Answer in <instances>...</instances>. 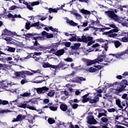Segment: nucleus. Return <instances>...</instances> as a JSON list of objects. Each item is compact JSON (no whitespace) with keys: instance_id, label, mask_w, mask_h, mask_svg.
Returning <instances> with one entry per match:
<instances>
[{"instance_id":"obj_7","label":"nucleus","mask_w":128,"mask_h":128,"mask_svg":"<svg viewBox=\"0 0 128 128\" xmlns=\"http://www.w3.org/2000/svg\"><path fill=\"white\" fill-rule=\"evenodd\" d=\"M86 80V78L82 76L75 77L74 80H72V82H75L76 84H82V82Z\"/></svg>"},{"instance_id":"obj_16","label":"nucleus","mask_w":128,"mask_h":128,"mask_svg":"<svg viewBox=\"0 0 128 128\" xmlns=\"http://www.w3.org/2000/svg\"><path fill=\"white\" fill-rule=\"evenodd\" d=\"M100 100V98L98 96H95L94 99L89 98L90 104H96Z\"/></svg>"},{"instance_id":"obj_5","label":"nucleus","mask_w":128,"mask_h":128,"mask_svg":"<svg viewBox=\"0 0 128 128\" xmlns=\"http://www.w3.org/2000/svg\"><path fill=\"white\" fill-rule=\"evenodd\" d=\"M1 36H20V35H18L16 32H12L10 30H8L6 28H5L2 30Z\"/></svg>"},{"instance_id":"obj_46","label":"nucleus","mask_w":128,"mask_h":128,"mask_svg":"<svg viewBox=\"0 0 128 128\" xmlns=\"http://www.w3.org/2000/svg\"><path fill=\"white\" fill-rule=\"evenodd\" d=\"M122 42H128V37H124L122 38Z\"/></svg>"},{"instance_id":"obj_14","label":"nucleus","mask_w":128,"mask_h":128,"mask_svg":"<svg viewBox=\"0 0 128 128\" xmlns=\"http://www.w3.org/2000/svg\"><path fill=\"white\" fill-rule=\"evenodd\" d=\"M66 66V65L64 62L60 61L58 65H57L58 70H60V68H62V70H66V68H68L66 67H64Z\"/></svg>"},{"instance_id":"obj_6","label":"nucleus","mask_w":128,"mask_h":128,"mask_svg":"<svg viewBox=\"0 0 128 128\" xmlns=\"http://www.w3.org/2000/svg\"><path fill=\"white\" fill-rule=\"evenodd\" d=\"M18 108H28L29 110H36V109L34 106H30V104H26L20 103L18 104Z\"/></svg>"},{"instance_id":"obj_8","label":"nucleus","mask_w":128,"mask_h":128,"mask_svg":"<svg viewBox=\"0 0 128 128\" xmlns=\"http://www.w3.org/2000/svg\"><path fill=\"white\" fill-rule=\"evenodd\" d=\"M50 90L49 88H48L46 86H43L42 88H38L36 89V92L40 94H44L46 92H48Z\"/></svg>"},{"instance_id":"obj_34","label":"nucleus","mask_w":128,"mask_h":128,"mask_svg":"<svg viewBox=\"0 0 128 128\" xmlns=\"http://www.w3.org/2000/svg\"><path fill=\"white\" fill-rule=\"evenodd\" d=\"M70 12L72 14L76 16V18H82V16L77 12H74V11H70Z\"/></svg>"},{"instance_id":"obj_47","label":"nucleus","mask_w":128,"mask_h":128,"mask_svg":"<svg viewBox=\"0 0 128 128\" xmlns=\"http://www.w3.org/2000/svg\"><path fill=\"white\" fill-rule=\"evenodd\" d=\"M76 36L74 35V36H72L71 38L69 39L70 42H76Z\"/></svg>"},{"instance_id":"obj_61","label":"nucleus","mask_w":128,"mask_h":128,"mask_svg":"<svg viewBox=\"0 0 128 128\" xmlns=\"http://www.w3.org/2000/svg\"><path fill=\"white\" fill-rule=\"evenodd\" d=\"M64 60H65V62H72V58H64Z\"/></svg>"},{"instance_id":"obj_3","label":"nucleus","mask_w":128,"mask_h":128,"mask_svg":"<svg viewBox=\"0 0 128 128\" xmlns=\"http://www.w3.org/2000/svg\"><path fill=\"white\" fill-rule=\"evenodd\" d=\"M23 36H26V40H28V38H32V40H38L39 38H42V36H40V34L36 33H27L26 34H24Z\"/></svg>"},{"instance_id":"obj_42","label":"nucleus","mask_w":128,"mask_h":128,"mask_svg":"<svg viewBox=\"0 0 128 128\" xmlns=\"http://www.w3.org/2000/svg\"><path fill=\"white\" fill-rule=\"evenodd\" d=\"M30 94H31L30 92H25L23 94H20V96H21L26 97V96H30Z\"/></svg>"},{"instance_id":"obj_51","label":"nucleus","mask_w":128,"mask_h":128,"mask_svg":"<svg viewBox=\"0 0 128 128\" xmlns=\"http://www.w3.org/2000/svg\"><path fill=\"white\" fill-rule=\"evenodd\" d=\"M106 52L104 51H102V55H100V56L98 58H102L104 60V58H106V54H105Z\"/></svg>"},{"instance_id":"obj_15","label":"nucleus","mask_w":128,"mask_h":128,"mask_svg":"<svg viewBox=\"0 0 128 128\" xmlns=\"http://www.w3.org/2000/svg\"><path fill=\"white\" fill-rule=\"evenodd\" d=\"M84 62H86L88 66H90L92 64H94L96 62L95 59L94 60H90L88 59H84Z\"/></svg>"},{"instance_id":"obj_27","label":"nucleus","mask_w":128,"mask_h":128,"mask_svg":"<svg viewBox=\"0 0 128 128\" xmlns=\"http://www.w3.org/2000/svg\"><path fill=\"white\" fill-rule=\"evenodd\" d=\"M104 60L105 62H110L112 60V57L110 56L106 57V56L105 58H104Z\"/></svg>"},{"instance_id":"obj_39","label":"nucleus","mask_w":128,"mask_h":128,"mask_svg":"<svg viewBox=\"0 0 128 128\" xmlns=\"http://www.w3.org/2000/svg\"><path fill=\"white\" fill-rule=\"evenodd\" d=\"M50 63H46L44 62L42 64V66L44 68H50Z\"/></svg>"},{"instance_id":"obj_60","label":"nucleus","mask_w":128,"mask_h":128,"mask_svg":"<svg viewBox=\"0 0 128 128\" xmlns=\"http://www.w3.org/2000/svg\"><path fill=\"white\" fill-rule=\"evenodd\" d=\"M108 112H116V108H112L108 109Z\"/></svg>"},{"instance_id":"obj_54","label":"nucleus","mask_w":128,"mask_h":128,"mask_svg":"<svg viewBox=\"0 0 128 128\" xmlns=\"http://www.w3.org/2000/svg\"><path fill=\"white\" fill-rule=\"evenodd\" d=\"M30 4L32 6H38V4H40V2H32Z\"/></svg>"},{"instance_id":"obj_2","label":"nucleus","mask_w":128,"mask_h":128,"mask_svg":"<svg viewBox=\"0 0 128 128\" xmlns=\"http://www.w3.org/2000/svg\"><path fill=\"white\" fill-rule=\"evenodd\" d=\"M14 74L16 76L14 77L15 78H22L26 79V74H27V76H32L34 74L30 71L22 70L20 72H14Z\"/></svg>"},{"instance_id":"obj_38","label":"nucleus","mask_w":128,"mask_h":128,"mask_svg":"<svg viewBox=\"0 0 128 128\" xmlns=\"http://www.w3.org/2000/svg\"><path fill=\"white\" fill-rule=\"evenodd\" d=\"M40 26V22H36L30 24L31 28H36V26Z\"/></svg>"},{"instance_id":"obj_37","label":"nucleus","mask_w":128,"mask_h":128,"mask_svg":"<svg viewBox=\"0 0 128 128\" xmlns=\"http://www.w3.org/2000/svg\"><path fill=\"white\" fill-rule=\"evenodd\" d=\"M104 60V58H98L96 59H95V62L96 64H100V62H102Z\"/></svg>"},{"instance_id":"obj_58","label":"nucleus","mask_w":128,"mask_h":128,"mask_svg":"<svg viewBox=\"0 0 128 128\" xmlns=\"http://www.w3.org/2000/svg\"><path fill=\"white\" fill-rule=\"evenodd\" d=\"M48 29L50 30H52V32H58V31H56V28H54L52 26H48Z\"/></svg>"},{"instance_id":"obj_35","label":"nucleus","mask_w":128,"mask_h":128,"mask_svg":"<svg viewBox=\"0 0 128 128\" xmlns=\"http://www.w3.org/2000/svg\"><path fill=\"white\" fill-rule=\"evenodd\" d=\"M88 72H98V70L94 67H90L88 68Z\"/></svg>"},{"instance_id":"obj_26","label":"nucleus","mask_w":128,"mask_h":128,"mask_svg":"<svg viewBox=\"0 0 128 128\" xmlns=\"http://www.w3.org/2000/svg\"><path fill=\"white\" fill-rule=\"evenodd\" d=\"M104 34H106L109 38H116L118 36V34L116 33Z\"/></svg>"},{"instance_id":"obj_12","label":"nucleus","mask_w":128,"mask_h":128,"mask_svg":"<svg viewBox=\"0 0 128 128\" xmlns=\"http://www.w3.org/2000/svg\"><path fill=\"white\" fill-rule=\"evenodd\" d=\"M100 120L104 124H106L105 125L102 126V128H110L109 127H108V118L106 117H102Z\"/></svg>"},{"instance_id":"obj_33","label":"nucleus","mask_w":128,"mask_h":128,"mask_svg":"<svg viewBox=\"0 0 128 128\" xmlns=\"http://www.w3.org/2000/svg\"><path fill=\"white\" fill-rule=\"evenodd\" d=\"M48 123L50 124H55L56 123V120H54V118H48Z\"/></svg>"},{"instance_id":"obj_1","label":"nucleus","mask_w":128,"mask_h":128,"mask_svg":"<svg viewBox=\"0 0 128 128\" xmlns=\"http://www.w3.org/2000/svg\"><path fill=\"white\" fill-rule=\"evenodd\" d=\"M124 82H114L113 84H108L106 83V86L107 88H110V86H116V89L114 90H116L114 92L116 96H118L120 92H124L126 90V86H128V80H123Z\"/></svg>"},{"instance_id":"obj_55","label":"nucleus","mask_w":128,"mask_h":128,"mask_svg":"<svg viewBox=\"0 0 128 128\" xmlns=\"http://www.w3.org/2000/svg\"><path fill=\"white\" fill-rule=\"evenodd\" d=\"M98 112H105L106 114H108V112L102 108H98Z\"/></svg>"},{"instance_id":"obj_19","label":"nucleus","mask_w":128,"mask_h":128,"mask_svg":"<svg viewBox=\"0 0 128 128\" xmlns=\"http://www.w3.org/2000/svg\"><path fill=\"white\" fill-rule=\"evenodd\" d=\"M111 42L114 44V46L116 48H118L122 46V43L118 40L111 41Z\"/></svg>"},{"instance_id":"obj_23","label":"nucleus","mask_w":128,"mask_h":128,"mask_svg":"<svg viewBox=\"0 0 128 128\" xmlns=\"http://www.w3.org/2000/svg\"><path fill=\"white\" fill-rule=\"evenodd\" d=\"M36 78H43V79L40 80H37L36 81H34V84H42V82H46V80H44V78H46V76H38Z\"/></svg>"},{"instance_id":"obj_22","label":"nucleus","mask_w":128,"mask_h":128,"mask_svg":"<svg viewBox=\"0 0 128 128\" xmlns=\"http://www.w3.org/2000/svg\"><path fill=\"white\" fill-rule=\"evenodd\" d=\"M6 50L7 52H16V48L10 46H6Z\"/></svg>"},{"instance_id":"obj_20","label":"nucleus","mask_w":128,"mask_h":128,"mask_svg":"<svg viewBox=\"0 0 128 128\" xmlns=\"http://www.w3.org/2000/svg\"><path fill=\"white\" fill-rule=\"evenodd\" d=\"M64 54V50L62 49V50H57L55 52V56H62Z\"/></svg>"},{"instance_id":"obj_52","label":"nucleus","mask_w":128,"mask_h":128,"mask_svg":"<svg viewBox=\"0 0 128 128\" xmlns=\"http://www.w3.org/2000/svg\"><path fill=\"white\" fill-rule=\"evenodd\" d=\"M82 42H88V38L86 36H82Z\"/></svg>"},{"instance_id":"obj_4","label":"nucleus","mask_w":128,"mask_h":128,"mask_svg":"<svg viewBox=\"0 0 128 128\" xmlns=\"http://www.w3.org/2000/svg\"><path fill=\"white\" fill-rule=\"evenodd\" d=\"M106 14L110 18L114 20L115 22H118V20H120V18L118 15L114 14V12L112 10H108L106 12Z\"/></svg>"},{"instance_id":"obj_36","label":"nucleus","mask_w":128,"mask_h":128,"mask_svg":"<svg viewBox=\"0 0 128 128\" xmlns=\"http://www.w3.org/2000/svg\"><path fill=\"white\" fill-rule=\"evenodd\" d=\"M48 12H50V14H52V12H58V10L56 8H48Z\"/></svg>"},{"instance_id":"obj_28","label":"nucleus","mask_w":128,"mask_h":128,"mask_svg":"<svg viewBox=\"0 0 128 128\" xmlns=\"http://www.w3.org/2000/svg\"><path fill=\"white\" fill-rule=\"evenodd\" d=\"M49 108L50 110L56 112V110H58V106L56 104H54L52 106H50Z\"/></svg>"},{"instance_id":"obj_29","label":"nucleus","mask_w":128,"mask_h":128,"mask_svg":"<svg viewBox=\"0 0 128 128\" xmlns=\"http://www.w3.org/2000/svg\"><path fill=\"white\" fill-rule=\"evenodd\" d=\"M80 12H82V14H88L89 16L90 15V12L88 10H86L84 9H82L80 10Z\"/></svg>"},{"instance_id":"obj_50","label":"nucleus","mask_w":128,"mask_h":128,"mask_svg":"<svg viewBox=\"0 0 128 128\" xmlns=\"http://www.w3.org/2000/svg\"><path fill=\"white\" fill-rule=\"evenodd\" d=\"M54 92L50 91L48 93V96H50V98H52V96H54Z\"/></svg>"},{"instance_id":"obj_45","label":"nucleus","mask_w":128,"mask_h":128,"mask_svg":"<svg viewBox=\"0 0 128 128\" xmlns=\"http://www.w3.org/2000/svg\"><path fill=\"white\" fill-rule=\"evenodd\" d=\"M16 8H18V7L16 6H10L8 8L9 10H16Z\"/></svg>"},{"instance_id":"obj_41","label":"nucleus","mask_w":128,"mask_h":128,"mask_svg":"<svg viewBox=\"0 0 128 128\" xmlns=\"http://www.w3.org/2000/svg\"><path fill=\"white\" fill-rule=\"evenodd\" d=\"M32 118H34L32 117V115L30 114H28V115L26 116V120H28L29 122L30 120H32Z\"/></svg>"},{"instance_id":"obj_32","label":"nucleus","mask_w":128,"mask_h":128,"mask_svg":"<svg viewBox=\"0 0 128 128\" xmlns=\"http://www.w3.org/2000/svg\"><path fill=\"white\" fill-rule=\"evenodd\" d=\"M120 102H121L120 100V99H118L116 100V104H117V106H118V108H122V110H124V107H122V106L120 104Z\"/></svg>"},{"instance_id":"obj_24","label":"nucleus","mask_w":128,"mask_h":128,"mask_svg":"<svg viewBox=\"0 0 128 128\" xmlns=\"http://www.w3.org/2000/svg\"><path fill=\"white\" fill-rule=\"evenodd\" d=\"M60 110H61L62 112H66V110H68V105L66 104H61L60 105Z\"/></svg>"},{"instance_id":"obj_21","label":"nucleus","mask_w":128,"mask_h":128,"mask_svg":"<svg viewBox=\"0 0 128 128\" xmlns=\"http://www.w3.org/2000/svg\"><path fill=\"white\" fill-rule=\"evenodd\" d=\"M66 23L69 24L72 26H78V23H76L74 20H70V19L66 20Z\"/></svg>"},{"instance_id":"obj_57","label":"nucleus","mask_w":128,"mask_h":128,"mask_svg":"<svg viewBox=\"0 0 128 128\" xmlns=\"http://www.w3.org/2000/svg\"><path fill=\"white\" fill-rule=\"evenodd\" d=\"M90 100V98H83L82 100V102L84 104L86 102H89Z\"/></svg>"},{"instance_id":"obj_30","label":"nucleus","mask_w":128,"mask_h":128,"mask_svg":"<svg viewBox=\"0 0 128 128\" xmlns=\"http://www.w3.org/2000/svg\"><path fill=\"white\" fill-rule=\"evenodd\" d=\"M107 114L108 113H105V112H98V118H102V116L106 117L108 116Z\"/></svg>"},{"instance_id":"obj_48","label":"nucleus","mask_w":128,"mask_h":128,"mask_svg":"<svg viewBox=\"0 0 128 128\" xmlns=\"http://www.w3.org/2000/svg\"><path fill=\"white\" fill-rule=\"evenodd\" d=\"M106 88H108L106 87V86L102 87L100 90L102 91V92L106 94Z\"/></svg>"},{"instance_id":"obj_63","label":"nucleus","mask_w":128,"mask_h":128,"mask_svg":"<svg viewBox=\"0 0 128 128\" xmlns=\"http://www.w3.org/2000/svg\"><path fill=\"white\" fill-rule=\"evenodd\" d=\"M2 104L3 106H6V104H8V101L6 100H2Z\"/></svg>"},{"instance_id":"obj_25","label":"nucleus","mask_w":128,"mask_h":128,"mask_svg":"<svg viewBox=\"0 0 128 128\" xmlns=\"http://www.w3.org/2000/svg\"><path fill=\"white\" fill-rule=\"evenodd\" d=\"M114 28V29H112L108 32H104V34H114V32H118V27Z\"/></svg>"},{"instance_id":"obj_53","label":"nucleus","mask_w":128,"mask_h":128,"mask_svg":"<svg viewBox=\"0 0 128 128\" xmlns=\"http://www.w3.org/2000/svg\"><path fill=\"white\" fill-rule=\"evenodd\" d=\"M25 28L26 30H30V22H26Z\"/></svg>"},{"instance_id":"obj_9","label":"nucleus","mask_w":128,"mask_h":128,"mask_svg":"<svg viewBox=\"0 0 128 128\" xmlns=\"http://www.w3.org/2000/svg\"><path fill=\"white\" fill-rule=\"evenodd\" d=\"M88 124H96V120L94 119V116H90L88 118Z\"/></svg>"},{"instance_id":"obj_17","label":"nucleus","mask_w":128,"mask_h":128,"mask_svg":"<svg viewBox=\"0 0 128 128\" xmlns=\"http://www.w3.org/2000/svg\"><path fill=\"white\" fill-rule=\"evenodd\" d=\"M72 102H74V100H70V101L68 102V104H70L72 108H73V110H76L78 107V104H72Z\"/></svg>"},{"instance_id":"obj_13","label":"nucleus","mask_w":128,"mask_h":128,"mask_svg":"<svg viewBox=\"0 0 128 128\" xmlns=\"http://www.w3.org/2000/svg\"><path fill=\"white\" fill-rule=\"evenodd\" d=\"M48 48V47H44L40 46H38V47H34V46H30V50H46Z\"/></svg>"},{"instance_id":"obj_10","label":"nucleus","mask_w":128,"mask_h":128,"mask_svg":"<svg viewBox=\"0 0 128 128\" xmlns=\"http://www.w3.org/2000/svg\"><path fill=\"white\" fill-rule=\"evenodd\" d=\"M10 84L8 83L6 80L0 81V86H2V90H6V88H8V86Z\"/></svg>"},{"instance_id":"obj_11","label":"nucleus","mask_w":128,"mask_h":128,"mask_svg":"<svg viewBox=\"0 0 128 128\" xmlns=\"http://www.w3.org/2000/svg\"><path fill=\"white\" fill-rule=\"evenodd\" d=\"M126 54V51H124L123 52H121L120 54H110L109 56H115L116 58H120L122 56H124V54Z\"/></svg>"},{"instance_id":"obj_64","label":"nucleus","mask_w":128,"mask_h":128,"mask_svg":"<svg viewBox=\"0 0 128 128\" xmlns=\"http://www.w3.org/2000/svg\"><path fill=\"white\" fill-rule=\"evenodd\" d=\"M114 128H124V127L122 126L116 124L114 126Z\"/></svg>"},{"instance_id":"obj_43","label":"nucleus","mask_w":128,"mask_h":128,"mask_svg":"<svg viewBox=\"0 0 128 128\" xmlns=\"http://www.w3.org/2000/svg\"><path fill=\"white\" fill-rule=\"evenodd\" d=\"M94 68H96L97 72H98V70L102 68V65L94 66Z\"/></svg>"},{"instance_id":"obj_62","label":"nucleus","mask_w":128,"mask_h":128,"mask_svg":"<svg viewBox=\"0 0 128 128\" xmlns=\"http://www.w3.org/2000/svg\"><path fill=\"white\" fill-rule=\"evenodd\" d=\"M76 50H78V48L80 46V43H76L74 44Z\"/></svg>"},{"instance_id":"obj_31","label":"nucleus","mask_w":128,"mask_h":128,"mask_svg":"<svg viewBox=\"0 0 128 128\" xmlns=\"http://www.w3.org/2000/svg\"><path fill=\"white\" fill-rule=\"evenodd\" d=\"M108 42H107L105 43L104 44H103L102 45V48H104V50L106 52H108Z\"/></svg>"},{"instance_id":"obj_59","label":"nucleus","mask_w":128,"mask_h":128,"mask_svg":"<svg viewBox=\"0 0 128 128\" xmlns=\"http://www.w3.org/2000/svg\"><path fill=\"white\" fill-rule=\"evenodd\" d=\"M51 68H54L56 70H58V66L56 65H52L50 64V67Z\"/></svg>"},{"instance_id":"obj_44","label":"nucleus","mask_w":128,"mask_h":128,"mask_svg":"<svg viewBox=\"0 0 128 128\" xmlns=\"http://www.w3.org/2000/svg\"><path fill=\"white\" fill-rule=\"evenodd\" d=\"M122 118H124V116H122V115H117L115 116L114 120H122Z\"/></svg>"},{"instance_id":"obj_40","label":"nucleus","mask_w":128,"mask_h":128,"mask_svg":"<svg viewBox=\"0 0 128 128\" xmlns=\"http://www.w3.org/2000/svg\"><path fill=\"white\" fill-rule=\"evenodd\" d=\"M32 42L34 43V45L33 46H34V48H36V46H40V44L38 42V40H35V42Z\"/></svg>"},{"instance_id":"obj_56","label":"nucleus","mask_w":128,"mask_h":128,"mask_svg":"<svg viewBox=\"0 0 128 128\" xmlns=\"http://www.w3.org/2000/svg\"><path fill=\"white\" fill-rule=\"evenodd\" d=\"M46 37L47 38H54V34H52L47 33Z\"/></svg>"},{"instance_id":"obj_49","label":"nucleus","mask_w":128,"mask_h":128,"mask_svg":"<svg viewBox=\"0 0 128 128\" xmlns=\"http://www.w3.org/2000/svg\"><path fill=\"white\" fill-rule=\"evenodd\" d=\"M92 28H94V30L96 29V32H104V28H96V27L94 26Z\"/></svg>"},{"instance_id":"obj_18","label":"nucleus","mask_w":128,"mask_h":128,"mask_svg":"<svg viewBox=\"0 0 128 128\" xmlns=\"http://www.w3.org/2000/svg\"><path fill=\"white\" fill-rule=\"evenodd\" d=\"M8 16L10 18H22V16L20 14L18 16H17L16 14H15L14 15H12V14L9 13L8 14Z\"/></svg>"}]
</instances>
